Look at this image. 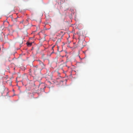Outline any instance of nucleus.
<instances>
[{
  "mask_svg": "<svg viewBox=\"0 0 133 133\" xmlns=\"http://www.w3.org/2000/svg\"><path fill=\"white\" fill-rule=\"evenodd\" d=\"M17 18H12V20L14 22H15L17 21Z\"/></svg>",
  "mask_w": 133,
  "mask_h": 133,
  "instance_id": "1",
  "label": "nucleus"
},
{
  "mask_svg": "<svg viewBox=\"0 0 133 133\" xmlns=\"http://www.w3.org/2000/svg\"><path fill=\"white\" fill-rule=\"evenodd\" d=\"M32 44V42H27L26 43V44L27 45L29 46H31Z\"/></svg>",
  "mask_w": 133,
  "mask_h": 133,
  "instance_id": "2",
  "label": "nucleus"
},
{
  "mask_svg": "<svg viewBox=\"0 0 133 133\" xmlns=\"http://www.w3.org/2000/svg\"><path fill=\"white\" fill-rule=\"evenodd\" d=\"M40 65L42 66V68H43L44 67V64H43V63L41 62V61H40Z\"/></svg>",
  "mask_w": 133,
  "mask_h": 133,
  "instance_id": "3",
  "label": "nucleus"
},
{
  "mask_svg": "<svg viewBox=\"0 0 133 133\" xmlns=\"http://www.w3.org/2000/svg\"><path fill=\"white\" fill-rule=\"evenodd\" d=\"M57 74H58V76L59 77H60V73L59 72H57Z\"/></svg>",
  "mask_w": 133,
  "mask_h": 133,
  "instance_id": "4",
  "label": "nucleus"
},
{
  "mask_svg": "<svg viewBox=\"0 0 133 133\" xmlns=\"http://www.w3.org/2000/svg\"><path fill=\"white\" fill-rule=\"evenodd\" d=\"M37 68V67L36 66H35L34 68V71H35V70Z\"/></svg>",
  "mask_w": 133,
  "mask_h": 133,
  "instance_id": "5",
  "label": "nucleus"
},
{
  "mask_svg": "<svg viewBox=\"0 0 133 133\" xmlns=\"http://www.w3.org/2000/svg\"><path fill=\"white\" fill-rule=\"evenodd\" d=\"M23 21H21L20 22V23H23Z\"/></svg>",
  "mask_w": 133,
  "mask_h": 133,
  "instance_id": "6",
  "label": "nucleus"
},
{
  "mask_svg": "<svg viewBox=\"0 0 133 133\" xmlns=\"http://www.w3.org/2000/svg\"><path fill=\"white\" fill-rule=\"evenodd\" d=\"M58 41H59V42L61 41V40L60 39H59L58 40H57V42Z\"/></svg>",
  "mask_w": 133,
  "mask_h": 133,
  "instance_id": "7",
  "label": "nucleus"
},
{
  "mask_svg": "<svg viewBox=\"0 0 133 133\" xmlns=\"http://www.w3.org/2000/svg\"><path fill=\"white\" fill-rule=\"evenodd\" d=\"M54 47V46H53L52 47V50H53V48Z\"/></svg>",
  "mask_w": 133,
  "mask_h": 133,
  "instance_id": "8",
  "label": "nucleus"
},
{
  "mask_svg": "<svg viewBox=\"0 0 133 133\" xmlns=\"http://www.w3.org/2000/svg\"><path fill=\"white\" fill-rule=\"evenodd\" d=\"M54 51H53L52 52H51V54H53V53H54Z\"/></svg>",
  "mask_w": 133,
  "mask_h": 133,
  "instance_id": "9",
  "label": "nucleus"
},
{
  "mask_svg": "<svg viewBox=\"0 0 133 133\" xmlns=\"http://www.w3.org/2000/svg\"><path fill=\"white\" fill-rule=\"evenodd\" d=\"M60 32L61 33H63V32L62 31H61Z\"/></svg>",
  "mask_w": 133,
  "mask_h": 133,
  "instance_id": "10",
  "label": "nucleus"
}]
</instances>
